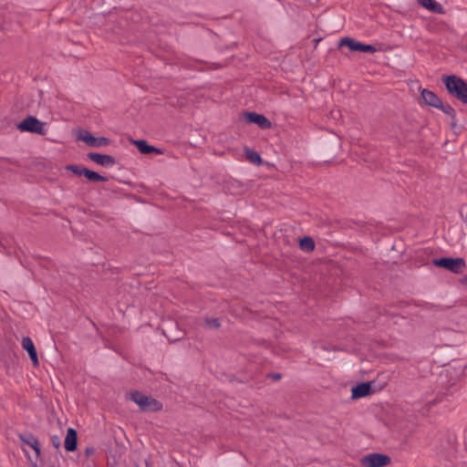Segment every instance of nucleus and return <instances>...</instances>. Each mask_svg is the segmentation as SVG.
Returning <instances> with one entry per match:
<instances>
[{"mask_svg":"<svg viewBox=\"0 0 467 467\" xmlns=\"http://www.w3.org/2000/svg\"><path fill=\"white\" fill-rule=\"evenodd\" d=\"M441 81L451 96L462 103L467 104V83L465 80L456 75H445L442 76Z\"/></svg>","mask_w":467,"mask_h":467,"instance_id":"obj_1","label":"nucleus"},{"mask_svg":"<svg viewBox=\"0 0 467 467\" xmlns=\"http://www.w3.org/2000/svg\"><path fill=\"white\" fill-rule=\"evenodd\" d=\"M130 400L145 412L160 411L162 410V404L161 401L137 390L130 393Z\"/></svg>","mask_w":467,"mask_h":467,"instance_id":"obj_2","label":"nucleus"},{"mask_svg":"<svg viewBox=\"0 0 467 467\" xmlns=\"http://www.w3.org/2000/svg\"><path fill=\"white\" fill-rule=\"evenodd\" d=\"M433 265L451 271L453 274H462L466 267L465 260L462 257H441L432 260Z\"/></svg>","mask_w":467,"mask_h":467,"instance_id":"obj_3","label":"nucleus"},{"mask_svg":"<svg viewBox=\"0 0 467 467\" xmlns=\"http://www.w3.org/2000/svg\"><path fill=\"white\" fill-rule=\"evenodd\" d=\"M46 122L40 121L35 116H27L17 125V129L21 131L36 133L38 135H46Z\"/></svg>","mask_w":467,"mask_h":467,"instance_id":"obj_4","label":"nucleus"},{"mask_svg":"<svg viewBox=\"0 0 467 467\" xmlns=\"http://www.w3.org/2000/svg\"><path fill=\"white\" fill-rule=\"evenodd\" d=\"M339 47H347L351 51H358L364 53H375L376 47L373 45L363 44L351 37H343L339 40Z\"/></svg>","mask_w":467,"mask_h":467,"instance_id":"obj_5","label":"nucleus"},{"mask_svg":"<svg viewBox=\"0 0 467 467\" xmlns=\"http://www.w3.org/2000/svg\"><path fill=\"white\" fill-rule=\"evenodd\" d=\"M391 462L389 456L381 453H370L361 459L364 467H385Z\"/></svg>","mask_w":467,"mask_h":467,"instance_id":"obj_6","label":"nucleus"},{"mask_svg":"<svg viewBox=\"0 0 467 467\" xmlns=\"http://www.w3.org/2000/svg\"><path fill=\"white\" fill-rule=\"evenodd\" d=\"M78 139L94 148L108 146L110 142L109 139L106 137H95L87 130L81 133Z\"/></svg>","mask_w":467,"mask_h":467,"instance_id":"obj_7","label":"nucleus"},{"mask_svg":"<svg viewBox=\"0 0 467 467\" xmlns=\"http://www.w3.org/2000/svg\"><path fill=\"white\" fill-rule=\"evenodd\" d=\"M244 119L248 123L256 124L263 130H268L272 127L271 121L265 116L256 112H245Z\"/></svg>","mask_w":467,"mask_h":467,"instance_id":"obj_8","label":"nucleus"},{"mask_svg":"<svg viewBox=\"0 0 467 467\" xmlns=\"http://www.w3.org/2000/svg\"><path fill=\"white\" fill-rule=\"evenodd\" d=\"M88 158L90 161L103 167H111L116 164V160L111 155L101 154L98 152H89L88 153Z\"/></svg>","mask_w":467,"mask_h":467,"instance_id":"obj_9","label":"nucleus"},{"mask_svg":"<svg viewBox=\"0 0 467 467\" xmlns=\"http://www.w3.org/2000/svg\"><path fill=\"white\" fill-rule=\"evenodd\" d=\"M372 382H362L354 386L351 389V398L353 400L366 397L373 392Z\"/></svg>","mask_w":467,"mask_h":467,"instance_id":"obj_10","label":"nucleus"},{"mask_svg":"<svg viewBox=\"0 0 467 467\" xmlns=\"http://www.w3.org/2000/svg\"><path fill=\"white\" fill-rule=\"evenodd\" d=\"M420 99L425 105L438 108L441 102V99L431 90L428 88H422L420 90Z\"/></svg>","mask_w":467,"mask_h":467,"instance_id":"obj_11","label":"nucleus"},{"mask_svg":"<svg viewBox=\"0 0 467 467\" xmlns=\"http://www.w3.org/2000/svg\"><path fill=\"white\" fill-rule=\"evenodd\" d=\"M22 347L29 355V358L34 365V367H38L39 361L37 353L35 348V345L32 341V339L29 337H25L22 339Z\"/></svg>","mask_w":467,"mask_h":467,"instance_id":"obj_12","label":"nucleus"},{"mask_svg":"<svg viewBox=\"0 0 467 467\" xmlns=\"http://www.w3.org/2000/svg\"><path fill=\"white\" fill-rule=\"evenodd\" d=\"M64 447L67 451H75L78 448V432L73 428H68L67 431Z\"/></svg>","mask_w":467,"mask_h":467,"instance_id":"obj_13","label":"nucleus"},{"mask_svg":"<svg viewBox=\"0 0 467 467\" xmlns=\"http://www.w3.org/2000/svg\"><path fill=\"white\" fill-rule=\"evenodd\" d=\"M134 145L137 147L139 151L142 154L157 153L162 154L163 151L161 149L155 148L154 146L149 145L145 140H134Z\"/></svg>","mask_w":467,"mask_h":467,"instance_id":"obj_14","label":"nucleus"},{"mask_svg":"<svg viewBox=\"0 0 467 467\" xmlns=\"http://www.w3.org/2000/svg\"><path fill=\"white\" fill-rule=\"evenodd\" d=\"M19 438L24 443L29 445L36 455L40 454V443L32 433L20 434Z\"/></svg>","mask_w":467,"mask_h":467,"instance_id":"obj_15","label":"nucleus"},{"mask_svg":"<svg viewBox=\"0 0 467 467\" xmlns=\"http://www.w3.org/2000/svg\"><path fill=\"white\" fill-rule=\"evenodd\" d=\"M418 3L426 9L435 14H444L443 6L434 0H417Z\"/></svg>","mask_w":467,"mask_h":467,"instance_id":"obj_16","label":"nucleus"},{"mask_svg":"<svg viewBox=\"0 0 467 467\" xmlns=\"http://www.w3.org/2000/svg\"><path fill=\"white\" fill-rule=\"evenodd\" d=\"M244 152L246 160L249 161L251 163L256 164V165L262 164V162H263L262 158H261L260 154L258 152H256L255 150H254L248 147H244Z\"/></svg>","mask_w":467,"mask_h":467,"instance_id":"obj_17","label":"nucleus"},{"mask_svg":"<svg viewBox=\"0 0 467 467\" xmlns=\"http://www.w3.org/2000/svg\"><path fill=\"white\" fill-rule=\"evenodd\" d=\"M299 247L304 252H312L315 249V242L309 236H304L299 240Z\"/></svg>","mask_w":467,"mask_h":467,"instance_id":"obj_18","label":"nucleus"},{"mask_svg":"<svg viewBox=\"0 0 467 467\" xmlns=\"http://www.w3.org/2000/svg\"><path fill=\"white\" fill-rule=\"evenodd\" d=\"M84 176L88 181L92 182H107L108 178L100 175L99 173L86 168Z\"/></svg>","mask_w":467,"mask_h":467,"instance_id":"obj_19","label":"nucleus"},{"mask_svg":"<svg viewBox=\"0 0 467 467\" xmlns=\"http://www.w3.org/2000/svg\"><path fill=\"white\" fill-rule=\"evenodd\" d=\"M437 109H441L443 113L448 115L451 119H454V118L456 117V111L450 104H444L441 101Z\"/></svg>","mask_w":467,"mask_h":467,"instance_id":"obj_20","label":"nucleus"},{"mask_svg":"<svg viewBox=\"0 0 467 467\" xmlns=\"http://www.w3.org/2000/svg\"><path fill=\"white\" fill-rule=\"evenodd\" d=\"M205 325L210 328H219L221 327V323L216 317H205L204 318Z\"/></svg>","mask_w":467,"mask_h":467,"instance_id":"obj_21","label":"nucleus"},{"mask_svg":"<svg viewBox=\"0 0 467 467\" xmlns=\"http://www.w3.org/2000/svg\"><path fill=\"white\" fill-rule=\"evenodd\" d=\"M67 170L72 171L76 175H78V176L83 175L84 176L86 168L80 167L79 165L72 164V165H67Z\"/></svg>","mask_w":467,"mask_h":467,"instance_id":"obj_22","label":"nucleus"},{"mask_svg":"<svg viewBox=\"0 0 467 467\" xmlns=\"http://www.w3.org/2000/svg\"><path fill=\"white\" fill-rule=\"evenodd\" d=\"M51 441H52V444L55 448L58 449L59 446H60V440L57 436H52L51 437Z\"/></svg>","mask_w":467,"mask_h":467,"instance_id":"obj_23","label":"nucleus"},{"mask_svg":"<svg viewBox=\"0 0 467 467\" xmlns=\"http://www.w3.org/2000/svg\"><path fill=\"white\" fill-rule=\"evenodd\" d=\"M267 378L276 381V380L281 379L282 375L280 373H269V374H267Z\"/></svg>","mask_w":467,"mask_h":467,"instance_id":"obj_24","label":"nucleus"},{"mask_svg":"<svg viewBox=\"0 0 467 467\" xmlns=\"http://www.w3.org/2000/svg\"><path fill=\"white\" fill-rule=\"evenodd\" d=\"M95 451H96V450H95V448H94V447H87V448L85 449V451H84L85 456H87V457L91 456L92 454H94V453H95Z\"/></svg>","mask_w":467,"mask_h":467,"instance_id":"obj_25","label":"nucleus"},{"mask_svg":"<svg viewBox=\"0 0 467 467\" xmlns=\"http://www.w3.org/2000/svg\"><path fill=\"white\" fill-rule=\"evenodd\" d=\"M456 126H457V120H456V117H455L454 119H451V127L452 130H455Z\"/></svg>","mask_w":467,"mask_h":467,"instance_id":"obj_26","label":"nucleus"},{"mask_svg":"<svg viewBox=\"0 0 467 467\" xmlns=\"http://www.w3.org/2000/svg\"><path fill=\"white\" fill-rule=\"evenodd\" d=\"M460 283L461 284H467V275L466 276H463L460 279Z\"/></svg>","mask_w":467,"mask_h":467,"instance_id":"obj_27","label":"nucleus"},{"mask_svg":"<svg viewBox=\"0 0 467 467\" xmlns=\"http://www.w3.org/2000/svg\"><path fill=\"white\" fill-rule=\"evenodd\" d=\"M167 337L171 340V341H177V340H180L181 337H174V338H171L170 337L167 336Z\"/></svg>","mask_w":467,"mask_h":467,"instance_id":"obj_28","label":"nucleus"},{"mask_svg":"<svg viewBox=\"0 0 467 467\" xmlns=\"http://www.w3.org/2000/svg\"><path fill=\"white\" fill-rule=\"evenodd\" d=\"M320 40H321L320 38H317V39H315V40H314V41H315V44H316V45H315V47H317V45L318 44V42H319Z\"/></svg>","mask_w":467,"mask_h":467,"instance_id":"obj_29","label":"nucleus"}]
</instances>
